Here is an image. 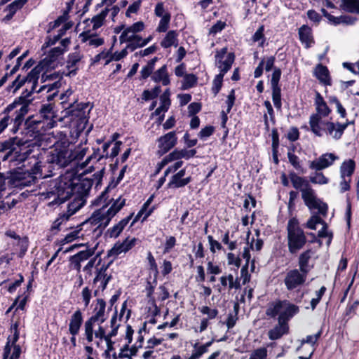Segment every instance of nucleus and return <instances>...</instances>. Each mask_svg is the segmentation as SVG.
<instances>
[{
    "instance_id": "nucleus-1",
    "label": "nucleus",
    "mask_w": 359,
    "mask_h": 359,
    "mask_svg": "<svg viewBox=\"0 0 359 359\" xmlns=\"http://www.w3.org/2000/svg\"><path fill=\"white\" fill-rule=\"evenodd\" d=\"M93 185V181L88 178L80 180L77 182L70 179H65L53 182L50 185L49 190L46 194L43 193V195L46 198L54 197L48 203L49 206H54L65 203L72 195H76L85 199Z\"/></svg>"
},
{
    "instance_id": "nucleus-2",
    "label": "nucleus",
    "mask_w": 359,
    "mask_h": 359,
    "mask_svg": "<svg viewBox=\"0 0 359 359\" xmlns=\"http://www.w3.org/2000/svg\"><path fill=\"white\" fill-rule=\"evenodd\" d=\"M290 179L293 187L300 190L302 198L308 208L311 211H317L318 214L325 216L328 208L327 205L317 197L309 182L304 177L298 176L295 172L290 174Z\"/></svg>"
},
{
    "instance_id": "nucleus-3",
    "label": "nucleus",
    "mask_w": 359,
    "mask_h": 359,
    "mask_svg": "<svg viewBox=\"0 0 359 359\" xmlns=\"http://www.w3.org/2000/svg\"><path fill=\"white\" fill-rule=\"evenodd\" d=\"M55 112L54 111V104L53 103L43 104L39 109V118L36 119L29 117L25 121H24L26 129L28 133L32 132L39 133L41 129L46 131L55 126L57 121Z\"/></svg>"
},
{
    "instance_id": "nucleus-4",
    "label": "nucleus",
    "mask_w": 359,
    "mask_h": 359,
    "mask_svg": "<svg viewBox=\"0 0 359 359\" xmlns=\"http://www.w3.org/2000/svg\"><path fill=\"white\" fill-rule=\"evenodd\" d=\"M15 103L9 104L0 114V135L8 126L13 134H16L23 125L25 116L28 113V107L22 106L19 109L14 111Z\"/></svg>"
},
{
    "instance_id": "nucleus-5",
    "label": "nucleus",
    "mask_w": 359,
    "mask_h": 359,
    "mask_svg": "<svg viewBox=\"0 0 359 359\" xmlns=\"http://www.w3.org/2000/svg\"><path fill=\"white\" fill-rule=\"evenodd\" d=\"M26 83L27 85H30L29 89L26 88L23 90L21 95L11 103H15L14 111L19 109L23 105H27L29 107V103L32 100L29 99V97L34 92L37 93H42V95H45L44 92H46V100L48 102H50L58 95L57 88L61 86L60 81H55L51 84L43 85L36 90L38 80L36 81L34 86L33 85L34 82H27Z\"/></svg>"
},
{
    "instance_id": "nucleus-6",
    "label": "nucleus",
    "mask_w": 359,
    "mask_h": 359,
    "mask_svg": "<svg viewBox=\"0 0 359 359\" xmlns=\"http://www.w3.org/2000/svg\"><path fill=\"white\" fill-rule=\"evenodd\" d=\"M33 166L27 172H12L9 175V186L23 189L34 184L42 177L41 162L34 159Z\"/></svg>"
},
{
    "instance_id": "nucleus-7",
    "label": "nucleus",
    "mask_w": 359,
    "mask_h": 359,
    "mask_svg": "<svg viewBox=\"0 0 359 359\" xmlns=\"http://www.w3.org/2000/svg\"><path fill=\"white\" fill-rule=\"evenodd\" d=\"M299 311V307L289 301L277 300L269 304L266 310V314L273 318L278 316V321L288 324L289 320Z\"/></svg>"
},
{
    "instance_id": "nucleus-8",
    "label": "nucleus",
    "mask_w": 359,
    "mask_h": 359,
    "mask_svg": "<svg viewBox=\"0 0 359 359\" xmlns=\"http://www.w3.org/2000/svg\"><path fill=\"white\" fill-rule=\"evenodd\" d=\"M287 233L288 251L290 254H297L304 247L307 238L296 217L289 219L287 224Z\"/></svg>"
},
{
    "instance_id": "nucleus-9",
    "label": "nucleus",
    "mask_w": 359,
    "mask_h": 359,
    "mask_svg": "<svg viewBox=\"0 0 359 359\" xmlns=\"http://www.w3.org/2000/svg\"><path fill=\"white\" fill-rule=\"evenodd\" d=\"M126 204V200L118 197L116 199L109 208L105 210L107 206V201L102 203V208L95 210L90 221L91 224H98V227L104 229L107 226L111 219L123 208Z\"/></svg>"
},
{
    "instance_id": "nucleus-10",
    "label": "nucleus",
    "mask_w": 359,
    "mask_h": 359,
    "mask_svg": "<svg viewBox=\"0 0 359 359\" xmlns=\"http://www.w3.org/2000/svg\"><path fill=\"white\" fill-rule=\"evenodd\" d=\"M108 318L106 312V302L103 299H97L94 304L92 316L84 323V335L88 343L93 341L95 323H104Z\"/></svg>"
},
{
    "instance_id": "nucleus-11",
    "label": "nucleus",
    "mask_w": 359,
    "mask_h": 359,
    "mask_svg": "<svg viewBox=\"0 0 359 359\" xmlns=\"http://www.w3.org/2000/svg\"><path fill=\"white\" fill-rule=\"evenodd\" d=\"M69 142L66 137L57 141L55 143V149L51 151L48 161L59 168L68 165L75 158L72 150L69 149Z\"/></svg>"
},
{
    "instance_id": "nucleus-12",
    "label": "nucleus",
    "mask_w": 359,
    "mask_h": 359,
    "mask_svg": "<svg viewBox=\"0 0 359 359\" xmlns=\"http://www.w3.org/2000/svg\"><path fill=\"white\" fill-rule=\"evenodd\" d=\"M315 105L317 113L311 115L309 125L311 130L316 136L322 137L323 129L320 127V123H323L322 118L327 116L330 114L331 109L318 91L316 92Z\"/></svg>"
},
{
    "instance_id": "nucleus-13",
    "label": "nucleus",
    "mask_w": 359,
    "mask_h": 359,
    "mask_svg": "<svg viewBox=\"0 0 359 359\" xmlns=\"http://www.w3.org/2000/svg\"><path fill=\"white\" fill-rule=\"evenodd\" d=\"M307 273L299 269L289 270L284 278L283 282L287 290L292 291L302 286L306 282Z\"/></svg>"
},
{
    "instance_id": "nucleus-14",
    "label": "nucleus",
    "mask_w": 359,
    "mask_h": 359,
    "mask_svg": "<svg viewBox=\"0 0 359 359\" xmlns=\"http://www.w3.org/2000/svg\"><path fill=\"white\" fill-rule=\"evenodd\" d=\"M216 65L220 69V73L225 74L232 66L235 60V55L231 52L227 53V48H223L216 52Z\"/></svg>"
},
{
    "instance_id": "nucleus-15",
    "label": "nucleus",
    "mask_w": 359,
    "mask_h": 359,
    "mask_svg": "<svg viewBox=\"0 0 359 359\" xmlns=\"http://www.w3.org/2000/svg\"><path fill=\"white\" fill-rule=\"evenodd\" d=\"M41 68L39 66L32 69L30 72L24 77L18 75L16 79L12 82L11 85L8 87L9 89L13 88V92L17 91L27 82H34V86L36 81L39 79Z\"/></svg>"
},
{
    "instance_id": "nucleus-16",
    "label": "nucleus",
    "mask_w": 359,
    "mask_h": 359,
    "mask_svg": "<svg viewBox=\"0 0 359 359\" xmlns=\"http://www.w3.org/2000/svg\"><path fill=\"white\" fill-rule=\"evenodd\" d=\"M88 107L89 102L72 103L66 108L65 116H71L72 121L78 118L82 122L85 121L86 120V109Z\"/></svg>"
},
{
    "instance_id": "nucleus-17",
    "label": "nucleus",
    "mask_w": 359,
    "mask_h": 359,
    "mask_svg": "<svg viewBox=\"0 0 359 359\" xmlns=\"http://www.w3.org/2000/svg\"><path fill=\"white\" fill-rule=\"evenodd\" d=\"M338 156L332 153L322 154L319 158L309 162V168L320 171L332 165Z\"/></svg>"
},
{
    "instance_id": "nucleus-18",
    "label": "nucleus",
    "mask_w": 359,
    "mask_h": 359,
    "mask_svg": "<svg viewBox=\"0 0 359 359\" xmlns=\"http://www.w3.org/2000/svg\"><path fill=\"white\" fill-rule=\"evenodd\" d=\"M177 138L176 137V132L171 131L167 134L160 137L158 139V154L163 155L173 148L177 144Z\"/></svg>"
},
{
    "instance_id": "nucleus-19",
    "label": "nucleus",
    "mask_w": 359,
    "mask_h": 359,
    "mask_svg": "<svg viewBox=\"0 0 359 359\" xmlns=\"http://www.w3.org/2000/svg\"><path fill=\"white\" fill-rule=\"evenodd\" d=\"M110 264L111 262L107 264H103L100 269H97L96 271V276L93 281L95 285L99 281L101 282L99 288H100L102 291H104L107 288L108 283L112 278L111 274L107 273V271L109 267Z\"/></svg>"
},
{
    "instance_id": "nucleus-20",
    "label": "nucleus",
    "mask_w": 359,
    "mask_h": 359,
    "mask_svg": "<svg viewBox=\"0 0 359 359\" xmlns=\"http://www.w3.org/2000/svg\"><path fill=\"white\" fill-rule=\"evenodd\" d=\"M298 34L299 41L304 45V48L308 49L313 46L315 43V40L313 35L312 29L304 25L299 28Z\"/></svg>"
},
{
    "instance_id": "nucleus-21",
    "label": "nucleus",
    "mask_w": 359,
    "mask_h": 359,
    "mask_svg": "<svg viewBox=\"0 0 359 359\" xmlns=\"http://www.w3.org/2000/svg\"><path fill=\"white\" fill-rule=\"evenodd\" d=\"M133 215L134 213L130 214L128 217L122 219L118 223L109 228L105 233V236L111 238L118 237L133 217Z\"/></svg>"
},
{
    "instance_id": "nucleus-22",
    "label": "nucleus",
    "mask_w": 359,
    "mask_h": 359,
    "mask_svg": "<svg viewBox=\"0 0 359 359\" xmlns=\"http://www.w3.org/2000/svg\"><path fill=\"white\" fill-rule=\"evenodd\" d=\"M83 321V314L77 309L71 316L69 324V332L71 335H77Z\"/></svg>"
},
{
    "instance_id": "nucleus-23",
    "label": "nucleus",
    "mask_w": 359,
    "mask_h": 359,
    "mask_svg": "<svg viewBox=\"0 0 359 359\" xmlns=\"http://www.w3.org/2000/svg\"><path fill=\"white\" fill-rule=\"evenodd\" d=\"M313 74L324 86L332 85L330 72L326 66L318 64L314 69Z\"/></svg>"
},
{
    "instance_id": "nucleus-24",
    "label": "nucleus",
    "mask_w": 359,
    "mask_h": 359,
    "mask_svg": "<svg viewBox=\"0 0 359 359\" xmlns=\"http://www.w3.org/2000/svg\"><path fill=\"white\" fill-rule=\"evenodd\" d=\"M72 196L74 197V199L68 204L67 212L63 213L66 219H69V218L80 210L86 203V199L81 198V196H77L76 195H72L71 197Z\"/></svg>"
},
{
    "instance_id": "nucleus-25",
    "label": "nucleus",
    "mask_w": 359,
    "mask_h": 359,
    "mask_svg": "<svg viewBox=\"0 0 359 359\" xmlns=\"http://www.w3.org/2000/svg\"><path fill=\"white\" fill-rule=\"evenodd\" d=\"M82 58L83 55L79 51L69 54L67 60V68L69 69V76H74L76 74L78 70L77 64Z\"/></svg>"
},
{
    "instance_id": "nucleus-26",
    "label": "nucleus",
    "mask_w": 359,
    "mask_h": 359,
    "mask_svg": "<svg viewBox=\"0 0 359 359\" xmlns=\"http://www.w3.org/2000/svg\"><path fill=\"white\" fill-rule=\"evenodd\" d=\"M151 80L155 83L161 82L163 86L170 84V81L168 74L167 65H164L151 75Z\"/></svg>"
},
{
    "instance_id": "nucleus-27",
    "label": "nucleus",
    "mask_w": 359,
    "mask_h": 359,
    "mask_svg": "<svg viewBox=\"0 0 359 359\" xmlns=\"http://www.w3.org/2000/svg\"><path fill=\"white\" fill-rule=\"evenodd\" d=\"M288 324L278 321V325H276L273 329L269 331V338L271 340L278 339L284 334H287L288 332Z\"/></svg>"
},
{
    "instance_id": "nucleus-28",
    "label": "nucleus",
    "mask_w": 359,
    "mask_h": 359,
    "mask_svg": "<svg viewBox=\"0 0 359 359\" xmlns=\"http://www.w3.org/2000/svg\"><path fill=\"white\" fill-rule=\"evenodd\" d=\"M27 1L28 0H15L7 6L4 10L5 12H7V14L4 17V20L8 21L12 19L17 11L22 8Z\"/></svg>"
},
{
    "instance_id": "nucleus-29",
    "label": "nucleus",
    "mask_w": 359,
    "mask_h": 359,
    "mask_svg": "<svg viewBox=\"0 0 359 359\" xmlns=\"http://www.w3.org/2000/svg\"><path fill=\"white\" fill-rule=\"evenodd\" d=\"M312 250L311 249L306 250L300 254L298 259V264L299 270L308 274L311 270V267L309 265V262L311 259Z\"/></svg>"
},
{
    "instance_id": "nucleus-30",
    "label": "nucleus",
    "mask_w": 359,
    "mask_h": 359,
    "mask_svg": "<svg viewBox=\"0 0 359 359\" xmlns=\"http://www.w3.org/2000/svg\"><path fill=\"white\" fill-rule=\"evenodd\" d=\"M178 34L176 31H169L163 39L161 41V46L164 48H168L172 46L177 47L178 46Z\"/></svg>"
},
{
    "instance_id": "nucleus-31",
    "label": "nucleus",
    "mask_w": 359,
    "mask_h": 359,
    "mask_svg": "<svg viewBox=\"0 0 359 359\" xmlns=\"http://www.w3.org/2000/svg\"><path fill=\"white\" fill-rule=\"evenodd\" d=\"M191 182V177H187L185 178H180L175 175H172L170 180V182L167 184L168 189H178L182 188L187 185Z\"/></svg>"
},
{
    "instance_id": "nucleus-32",
    "label": "nucleus",
    "mask_w": 359,
    "mask_h": 359,
    "mask_svg": "<svg viewBox=\"0 0 359 359\" xmlns=\"http://www.w3.org/2000/svg\"><path fill=\"white\" fill-rule=\"evenodd\" d=\"M355 167V161L352 159L344 161L340 167L341 178L348 177L351 178L354 172Z\"/></svg>"
},
{
    "instance_id": "nucleus-33",
    "label": "nucleus",
    "mask_w": 359,
    "mask_h": 359,
    "mask_svg": "<svg viewBox=\"0 0 359 359\" xmlns=\"http://www.w3.org/2000/svg\"><path fill=\"white\" fill-rule=\"evenodd\" d=\"M340 7L346 12L359 14V0H341Z\"/></svg>"
},
{
    "instance_id": "nucleus-34",
    "label": "nucleus",
    "mask_w": 359,
    "mask_h": 359,
    "mask_svg": "<svg viewBox=\"0 0 359 359\" xmlns=\"http://www.w3.org/2000/svg\"><path fill=\"white\" fill-rule=\"evenodd\" d=\"M65 53V50L62 47H55L50 50L47 56L44 59L48 66H52L58 57Z\"/></svg>"
},
{
    "instance_id": "nucleus-35",
    "label": "nucleus",
    "mask_w": 359,
    "mask_h": 359,
    "mask_svg": "<svg viewBox=\"0 0 359 359\" xmlns=\"http://www.w3.org/2000/svg\"><path fill=\"white\" fill-rule=\"evenodd\" d=\"M158 61V57H154L150 60L147 64L144 66L140 71V79H147L149 76H151L154 73L156 62Z\"/></svg>"
},
{
    "instance_id": "nucleus-36",
    "label": "nucleus",
    "mask_w": 359,
    "mask_h": 359,
    "mask_svg": "<svg viewBox=\"0 0 359 359\" xmlns=\"http://www.w3.org/2000/svg\"><path fill=\"white\" fill-rule=\"evenodd\" d=\"M80 36H82V41L83 42L88 43V45L93 47H98L104 44V41L103 38L97 37L94 34H87L86 33H82L80 34Z\"/></svg>"
},
{
    "instance_id": "nucleus-37",
    "label": "nucleus",
    "mask_w": 359,
    "mask_h": 359,
    "mask_svg": "<svg viewBox=\"0 0 359 359\" xmlns=\"http://www.w3.org/2000/svg\"><path fill=\"white\" fill-rule=\"evenodd\" d=\"M198 78L194 74H185L182 84V89L187 90L193 88L197 83Z\"/></svg>"
},
{
    "instance_id": "nucleus-38",
    "label": "nucleus",
    "mask_w": 359,
    "mask_h": 359,
    "mask_svg": "<svg viewBox=\"0 0 359 359\" xmlns=\"http://www.w3.org/2000/svg\"><path fill=\"white\" fill-rule=\"evenodd\" d=\"M356 20L355 18H353L350 15H340L339 17H335L334 19H332L330 23L334 25H338L341 23L346 25H353Z\"/></svg>"
},
{
    "instance_id": "nucleus-39",
    "label": "nucleus",
    "mask_w": 359,
    "mask_h": 359,
    "mask_svg": "<svg viewBox=\"0 0 359 359\" xmlns=\"http://www.w3.org/2000/svg\"><path fill=\"white\" fill-rule=\"evenodd\" d=\"M109 11V10L108 8H105L100 14L94 16L92 18V22L93 24V29L95 30L102 25L103 21L107 17Z\"/></svg>"
},
{
    "instance_id": "nucleus-40",
    "label": "nucleus",
    "mask_w": 359,
    "mask_h": 359,
    "mask_svg": "<svg viewBox=\"0 0 359 359\" xmlns=\"http://www.w3.org/2000/svg\"><path fill=\"white\" fill-rule=\"evenodd\" d=\"M171 15L168 12H165L164 15L161 18L158 26L157 27V32H165L168 30V25L170 21Z\"/></svg>"
},
{
    "instance_id": "nucleus-41",
    "label": "nucleus",
    "mask_w": 359,
    "mask_h": 359,
    "mask_svg": "<svg viewBox=\"0 0 359 359\" xmlns=\"http://www.w3.org/2000/svg\"><path fill=\"white\" fill-rule=\"evenodd\" d=\"M161 91V86H155L151 90H145L142 93V99L148 101L150 100L155 99L159 95Z\"/></svg>"
},
{
    "instance_id": "nucleus-42",
    "label": "nucleus",
    "mask_w": 359,
    "mask_h": 359,
    "mask_svg": "<svg viewBox=\"0 0 359 359\" xmlns=\"http://www.w3.org/2000/svg\"><path fill=\"white\" fill-rule=\"evenodd\" d=\"M281 76V70L278 67H275L273 69V72L271 76V88L276 89V88H280V86H279V81L280 79Z\"/></svg>"
},
{
    "instance_id": "nucleus-43",
    "label": "nucleus",
    "mask_w": 359,
    "mask_h": 359,
    "mask_svg": "<svg viewBox=\"0 0 359 359\" xmlns=\"http://www.w3.org/2000/svg\"><path fill=\"white\" fill-rule=\"evenodd\" d=\"M310 182L313 184H326L329 182V179L323 172L316 171L313 176L310 177Z\"/></svg>"
},
{
    "instance_id": "nucleus-44",
    "label": "nucleus",
    "mask_w": 359,
    "mask_h": 359,
    "mask_svg": "<svg viewBox=\"0 0 359 359\" xmlns=\"http://www.w3.org/2000/svg\"><path fill=\"white\" fill-rule=\"evenodd\" d=\"M323 223H324V220L319 215L315 214L307 221L306 226L308 229L315 230L317 224H322Z\"/></svg>"
},
{
    "instance_id": "nucleus-45",
    "label": "nucleus",
    "mask_w": 359,
    "mask_h": 359,
    "mask_svg": "<svg viewBox=\"0 0 359 359\" xmlns=\"http://www.w3.org/2000/svg\"><path fill=\"white\" fill-rule=\"evenodd\" d=\"M16 245L20 248L18 257L20 258H22L28 249L29 244L27 238L23 237L21 239H19V241L16 242Z\"/></svg>"
},
{
    "instance_id": "nucleus-46",
    "label": "nucleus",
    "mask_w": 359,
    "mask_h": 359,
    "mask_svg": "<svg viewBox=\"0 0 359 359\" xmlns=\"http://www.w3.org/2000/svg\"><path fill=\"white\" fill-rule=\"evenodd\" d=\"M142 38L137 35V38L132 39L130 41H128V44L126 46V49L133 52L138 48L144 47V46L142 45Z\"/></svg>"
},
{
    "instance_id": "nucleus-47",
    "label": "nucleus",
    "mask_w": 359,
    "mask_h": 359,
    "mask_svg": "<svg viewBox=\"0 0 359 359\" xmlns=\"http://www.w3.org/2000/svg\"><path fill=\"white\" fill-rule=\"evenodd\" d=\"M272 100L275 107L278 109H281V89H272Z\"/></svg>"
},
{
    "instance_id": "nucleus-48",
    "label": "nucleus",
    "mask_w": 359,
    "mask_h": 359,
    "mask_svg": "<svg viewBox=\"0 0 359 359\" xmlns=\"http://www.w3.org/2000/svg\"><path fill=\"white\" fill-rule=\"evenodd\" d=\"M102 323H95L94 327V334L95 338L99 339L100 341L107 336L106 329L102 325Z\"/></svg>"
},
{
    "instance_id": "nucleus-49",
    "label": "nucleus",
    "mask_w": 359,
    "mask_h": 359,
    "mask_svg": "<svg viewBox=\"0 0 359 359\" xmlns=\"http://www.w3.org/2000/svg\"><path fill=\"white\" fill-rule=\"evenodd\" d=\"M225 74H222L219 73L217 74L213 80V86L212 88V91L215 95H217L220 90L222 86L223 78Z\"/></svg>"
},
{
    "instance_id": "nucleus-50",
    "label": "nucleus",
    "mask_w": 359,
    "mask_h": 359,
    "mask_svg": "<svg viewBox=\"0 0 359 359\" xmlns=\"http://www.w3.org/2000/svg\"><path fill=\"white\" fill-rule=\"evenodd\" d=\"M320 127L323 129V133L325 132L326 135H330L333 138L334 127H335V123L332 121H323V123H320Z\"/></svg>"
},
{
    "instance_id": "nucleus-51",
    "label": "nucleus",
    "mask_w": 359,
    "mask_h": 359,
    "mask_svg": "<svg viewBox=\"0 0 359 359\" xmlns=\"http://www.w3.org/2000/svg\"><path fill=\"white\" fill-rule=\"evenodd\" d=\"M127 55H128V49H126V47L124 49H123L120 52L116 51L113 54L111 53L110 57L108 60H107L105 64L107 65L112 60L119 61L120 60L126 57Z\"/></svg>"
},
{
    "instance_id": "nucleus-52",
    "label": "nucleus",
    "mask_w": 359,
    "mask_h": 359,
    "mask_svg": "<svg viewBox=\"0 0 359 359\" xmlns=\"http://www.w3.org/2000/svg\"><path fill=\"white\" fill-rule=\"evenodd\" d=\"M111 184H113V182H111L102 192V194L95 200L93 204L95 205H100L102 203H105L108 199V191L111 188Z\"/></svg>"
},
{
    "instance_id": "nucleus-53",
    "label": "nucleus",
    "mask_w": 359,
    "mask_h": 359,
    "mask_svg": "<svg viewBox=\"0 0 359 359\" xmlns=\"http://www.w3.org/2000/svg\"><path fill=\"white\" fill-rule=\"evenodd\" d=\"M198 343H196L194 345V348H195L194 351L192 353L191 355V359H198L200 358L204 353L208 352V349L205 347H203L202 345L198 346Z\"/></svg>"
},
{
    "instance_id": "nucleus-54",
    "label": "nucleus",
    "mask_w": 359,
    "mask_h": 359,
    "mask_svg": "<svg viewBox=\"0 0 359 359\" xmlns=\"http://www.w3.org/2000/svg\"><path fill=\"white\" fill-rule=\"evenodd\" d=\"M122 252H126L124 245L121 243H117L108 251V256H118Z\"/></svg>"
},
{
    "instance_id": "nucleus-55",
    "label": "nucleus",
    "mask_w": 359,
    "mask_h": 359,
    "mask_svg": "<svg viewBox=\"0 0 359 359\" xmlns=\"http://www.w3.org/2000/svg\"><path fill=\"white\" fill-rule=\"evenodd\" d=\"M267 350L266 348H259L255 350L250 355V359H266Z\"/></svg>"
},
{
    "instance_id": "nucleus-56",
    "label": "nucleus",
    "mask_w": 359,
    "mask_h": 359,
    "mask_svg": "<svg viewBox=\"0 0 359 359\" xmlns=\"http://www.w3.org/2000/svg\"><path fill=\"white\" fill-rule=\"evenodd\" d=\"M94 254L93 249H86L76 253L75 255L81 262L88 259Z\"/></svg>"
},
{
    "instance_id": "nucleus-57",
    "label": "nucleus",
    "mask_w": 359,
    "mask_h": 359,
    "mask_svg": "<svg viewBox=\"0 0 359 359\" xmlns=\"http://www.w3.org/2000/svg\"><path fill=\"white\" fill-rule=\"evenodd\" d=\"M323 227L322 229L318 231V236L320 238H325V237H329V239L327 241V245H329L331 243L332 238V233H329L327 231V225L326 222L324 221V223L322 224Z\"/></svg>"
},
{
    "instance_id": "nucleus-58",
    "label": "nucleus",
    "mask_w": 359,
    "mask_h": 359,
    "mask_svg": "<svg viewBox=\"0 0 359 359\" xmlns=\"http://www.w3.org/2000/svg\"><path fill=\"white\" fill-rule=\"evenodd\" d=\"M226 27V22L219 20L213 25L210 29L209 34L215 35L216 34L222 32Z\"/></svg>"
},
{
    "instance_id": "nucleus-59",
    "label": "nucleus",
    "mask_w": 359,
    "mask_h": 359,
    "mask_svg": "<svg viewBox=\"0 0 359 359\" xmlns=\"http://www.w3.org/2000/svg\"><path fill=\"white\" fill-rule=\"evenodd\" d=\"M215 131V128L212 126H205L202 128L198 133L199 138L204 140L210 136H211Z\"/></svg>"
},
{
    "instance_id": "nucleus-60",
    "label": "nucleus",
    "mask_w": 359,
    "mask_h": 359,
    "mask_svg": "<svg viewBox=\"0 0 359 359\" xmlns=\"http://www.w3.org/2000/svg\"><path fill=\"white\" fill-rule=\"evenodd\" d=\"M24 281V278L21 273L18 274V278L15 280L13 283H11L8 286V291L10 293L14 292L17 287H18L21 283Z\"/></svg>"
},
{
    "instance_id": "nucleus-61",
    "label": "nucleus",
    "mask_w": 359,
    "mask_h": 359,
    "mask_svg": "<svg viewBox=\"0 0 359 359\" xmlns=\"http://www.w3.org/2000/svg\"><path fill=\"white\" fill-rule=\"evenodd\" d=\"M130 32L128 31V29L126 28L123 32L121 33V36H119V41L121 43H123L125 42H128L132 40V39L137 38V34H130Z\"/></svg>"
},
{
    "instance_id": "nucleus-62",
    "label": "nucleus",
    "mask_w": 359,
    "mask_h": 359,
    "mask_svg": "<svg viewBox=\"0 0 359 359\" xmlns=\"http://www.w3.org/2000/svg\"><path fill=\"white\" fill-rule=\"evenodd\" d=\"M144 25L142 21L137 22L132 25L131 26L127 27L128 31L132 34H135L137 32H140L144 29Z\"/></svg>"
},
{
    "instance_id": "nucleus-63",
    "label": "nucleus",
    "mask_w": 359,
    "mask_h": 359,
    "mask_svg": "<svg viewBox=\"0 0 359 359\" xmlns=\"http://www.w3.org/2000/svg\"><path fill=\"white\" fill-rule=\"evenodd\" d=\"M201 312L203 314H206L208 316L210 319H213L216 318L218 314V311L216 309H212L207 306H204L201 309Z\"/></svg>"
},
{
    "instance_id": "nucleus-64",
    "label": "nucleus",
    "mask_w": 359,
    "mask_h": 359,
    "mask_svg": "<svg viewBox=\"0 0 359 359\" xmlns=\"http://www.w3.org/2000/svg\"><path fill=\"white\" fill-rule=\"evenodd\" d=\"M344 132V126H341V123H335V127H334L333 139L338 140L341 139Z\"/></svg>"
}]
</instances>
